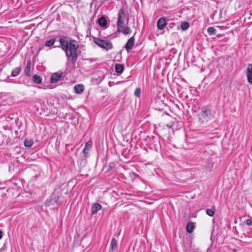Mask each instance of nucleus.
I'll use <instances>...</instances> for the list:
<instances>
[{
	"label": "nucleus",
	"instance_id": "22",
	"mask_svg": "<svg viewBox=\"0 0 252 252\" xmlns=\"http://www.w3.org/2000/svg\"><path fill=\"white\" fill-rule=\"evenodd\" d=\"M24 144L26 147L30 148L33 144V141L31 140H26L24 142Z\"/></svg>",
	"mask_w": 252,
	"mask_h": 252
},
{
	"label": "nucleus",
	"instance_id": "15",
	"mask_svg": "<svg viewBox=\"0 0 252 252\" xmlns=\"http://www.w3.org/2000/svg\"><path fill=\"white\" fill-rule=\"evenodd\" d=\"M115 71L118 73H122L124 71V66L120 63L115 65Z\"/></svg>",
	"mask_w": 252,
	"mask_h": 252
},
{
	"label": "nucleus",
	"instance_id": "32",
	"mask_svg": "<svg viewBox=\"0 0 252 252\" xmlns=\"http://www.w3.org/2000/svg\"><path fill=\"white\" fill-rule=\"evenodd\" d=\"M251 155L252 156V146L251 147Z\"/></svg>",
	"mask_w": 252,
	"mask_h": 252
},
{
	"label": "nucleus",
	"instance_id": "4",
	"mask_svg": "<svg viewBox=\"0 0 252 252\" xmlns=\"http://www.w3.org/2000/svg\"><path fill=\"white\" fill-rule=\"evenodd\" d=\"M125 15V11L124 9L122 8L120 10L118 14L117 28L119 31H120V29L121 28H123Z\"/></svg>",
	"mask_w": 252,
	"mask_h": 252
},
{
	"label": "nucleus",
	"instance_id": "9",
	"mask_svg": "<svg viewBox=\"0 0 252 252\" xmlns=\"http://www.w3.org/2000/svg\"><path fill=\"white\" fill-rule=\"evenodd\" d=\"M91 146L92 144L90 141H88L86 143L85 148L83 151V155L85 157H87L88 156Z\"/></svg>",
	"mask_w": 252,
	"mask_h": 252
},
{
	"label": "nucleus",
	"instance_id": "2",
	"mask_svg": "<svg viewBox=\"0 0 252 252\" xmlns=\"http://www.w3.org/2000/svg\"><path fill=\"white\" fill-rule=\"evenodd\" d=\"M94 42L100 47L107 51L112 49L113 47L112 42L108 40H102L96 38L94 40Z\"/></svg>",
	"mask_w": 252,
	"mask_h": 252
},
{
	"label": "nucleus",
	"instance_id": "26",
	"mask_svg": "<svg viewBox=\"0 0 252 252\" xmlns=\"http://www.w3.org/2000/svg\"><path fill=\"white\" fill-rule=\"evenodd\" d=\"M246 223L248 226H251L252 225V219H248L246 220Z\"/></svg>",
	"mask_w": 252,
	"mask_h": 252
},
{
	"label": "nucleus",
	"instance_id": "7",
	"mask_svg": "<svg viewBox=\"0 0 252 252\" xmlns=\"http://www.w3.org/2000/svg\"><path fill=\"white\" fill-rule=\"evenodd\" d=\"M167 25V22L165 18L161 17L159 18L157 23V27L159 30H163Z\"/></svg>",
	"mask_w": 252,
	"mask_h": 252
},
{
	"label": "nucleus",
	"instance_id": "17",
	"mask_svg": "<svg viewBox=\"0 0 252 252\" xmlns=\"http://www.w3.org/2000/svg\"><path fill=\"white\" fill-rule=\"evenodd\" d=\"M32 80L34 83L37 84H40L42 81V79L41 78L40 76L37 74H35L33 76Z\"/></svg>",
	"mask_w": 252,
	"mask_h": 252
},
{
	"label": "nucleus",
	"instance_id": "25",
	"mask_svg": "<svg viewBox=\"0 0 252 252\" xmlns=\"http://www.w3.org/2000/svg\"><path fill=\"white\" fill-rule=\"evenodd\" d=\"M141 94V89L140 88H136L134 92V95L137 97H140Z\"/></svg>",
	"mask_w": 252,
	"mask_h": 252
},
{
	"label": "nucleus",
	"instance_id": "16",
	"mask_svg": "<svg viewBox=\"0 0 252 252\" xmlns=\"http://www.w3.org/2000/svg\"><path fill=\"white\" fill-rule=\"evenodd\" d=\"M21 71V69L20 67L14 68L12 71L11 76L12 77L17 76L20 74Z\"/></svg>",
	"mask_w": 252,
	"mask_h": 252
},
{
	"label": "nucleus",
	"instance_id": "24",
	"mask_svg": "<svg viewBox=\"0 0 252 252\" xmlns=\"http://www.w3.org/2000/svg\"><path fill=\"white\" fill-rule=\"evenodd\" d=\"M131 32V30H130V28L128 27H126V28H125V29H124V30L123 31V32L124 34H129Z\"/></svg>",
	"mask_w": 252,
	"mask_h": 252
},
{
	"label": "nucleus",
	"instance_id": "14",
	"mask_svg": "<svg viewBox=\"0 0 252 252\" xmlns=\"http://www.w3.org/2000/svg\"><path fill=\"white\" fill-rule=\"evenodd\" d=\"M194 223L193 222H189L187 224V231L189 233H192L194 230Z\"/></svg>",
	"mask_w": 252,
	"mask_h": 252
},
{
	"label": "nucleus",
	"instance_id": "13",
	"mask_svg": "<svg viewBox=\"0 0 252 252\" xmlns=\"http://www.w3.org/2000/svg\"><path fill=\"white\" fill-rule=\"evenodd\" d=\"M98 24L102 27H105L107 24V21L104 17H101L98 20Z\"/></svg>",
	"mask_w": 252,
	"mask_h": 252
},
{
	"label": "nucleus",
	"instance_id": "5",
	"mask_svg": "<svg viewBox=\"0 0 252 252\" xmlns=\"http://www.w3.org/2000/svg\"><path fill=\"white\" fill-rule=\"evenodd\" d=\"M134 45V36L130 37L127 41V43L125 46L126 50L127 53H129L132 48L133 47Z\"/></svg>",
	"mask_w": 252,
	"mask_h": 252
},
{
	"label": "nucleus",
	"instance_id": "28",
	"mask_svg": "<svg viewBox=\"0 0 252 252\" xmlns=\"http://www.w3.org/2000/svg\"><path fill=\"white\" fill-rule=\"evenodd\" d=\"M2 232L0 230V239L2 238Z\"/></svg>",
	"mask_w": 252,
	"mask_h": 252
},
{
	"label": "nucleus",
	"instance_id": "27",
	"mask_svg": "<svg viewBox=\"0 0 252 252\" xmlns=\"http://www.w3.org/2000/svg\"><path fill=\"white\" fill-rule=\"evenodd\" d=\"M227 248V246H224L223 247V250L224 251H226V249Z\"/></svg>",
	"mask_w": 252,
	"mask_h": 252
},
{
	"label": "nucleus",
	"instance_id": "18",
	"mask_svg": "<svg viewBox=\"0 0 252 252\" xmlns=\"http://www.w3.org/2000/svg\"><path fill=\"white\" fill-rule=\"evenodd\" d=\"M189 26V24L188 22H184L181 24V28L183 31L187 30Z\"/></svg>",
	"mask_w": 252,
	"mask_h": 252
},
{
	"label": "nucleus",
	"instance_id": "6",
	"mask_svg": "<svg viewBox=\"0 0 252 252\" xmlns=\"http://www.w3.org/2000/svg\"><path fill=\"white\" fill-rule=\"evenodd\" d=\"M246 75L248 82L252 84V64H248Z\"/></svg>",
	"mask_w": 252,
	"mask_h": 252
},
{
	"label": "nucleus",
	"instance_id": "8",
	"mask_svg": "<svg viewBox=\"0 0 252 252\" xmlns=\"http://www.w3.org/2000/svg\"><path fill=\"white\" fill-rule=\"evenodd\" d=\"M62 73L56 72L54 73L51 77L50 82L51 83H55L57 82L62 77Z\"/></svg>",
	"mask_w": 252,
	"mask_h": 252
},
{
	"label": "nucleus",
	"instance_id": "23",
	"mask_svg": "<svg viewBox=\"0 0 252 252\" xmlns=\"http://www.w3.org/2000/svg\"><path fill=\"white\" fill-rule=\"evenodd\" d=\"M206 214L209 216H213L215 213L214 208H212L211 209H207L206 211Z\"/></svg>",
	"mask_w": 252,
	"mask_h": 252
},
{
	"label": "nucleus",
	"instance_id": "30",
	"mask_svg": "<svg viewBox=\"0 0 252 252\" xmlns=\"http://www.w3.org/2000/svg\"><path fill=\"white\" fill-rule=\"evenodd\" d=\"M231 251H232V252H236V251H237L236 249H232V250H231Z\"/></svg>",
	"mask_w": 252,
	"mask_h": 252
},
{
	"label": "nucleus",
	"instance_id": "12",
	"mask_svg": "<svg viewBox=\"0 0 252 252\" xmlns=\"http://www.w3.org/2000/svg\"><path fill=\"white\" fill-rule=\"evenodd\" d=\"M31 62L30 60L27 61V65L24 70V74L26 76H31Z\"/></svg>",
	"mask_w": 252,
	"mask_h": 252
},
{
	"label": "nucleus",
	"instance_id": "29",
	"mask_svg": "<svg viewBox=\"0 0 252 252\" xmlns=\"http://www.w3.org/2000/svg\"><path fill=\"white\" fill-rule=\"evenodd\" d=\"M166 126L169 128H171L172 127V125H167Z\"/></svg>",
	"mask_w": 252,
	"mask_h": 252
},
{
	"label": "nucleus",
	"instance_id": "3",
	"mask_svg": "<svg viewBox=\"0 0 252 252\" xmlns=\"http://www.w3.org/2000/svg\"><path fill=\"white\" fill-rule=\"evenodd\" d=\"M199 121L201 123H204L212 119L214 115L210 110H202L198 115Z\"/></svg>",
	"mask_w": 252,
	"mask_h": 252
},
{
	"label": "nucleus",
	"instance_id": "21",
	"mask_svg": "<svg viewBox=\"0 0 252 252\" xmlns=\"http://www.w3.org/2000/svg\"><path fill=\"white\" fill-rule=\"evenodd\" d=\"M207 32L209 34L213 35L216 33V30L214 28L211 27L208 28Z\"/></svg>",
	"mask_w": 252,
	"mask_h": 252
},
{
	"label": "nucleus",
	"instance_id": "19",
	"mask_svg": "<svg viewBox=\"0 0 252 252\" xmlns=\"http://www.w3.org/2000/svg\"><path fill=\"white\" fill-rule=\"evenodd\" d=\"M117 244V242L116 239L115 238H113L112 239V241H111V247L113 250L116 248Z\"/></svg>",
	"mask_w": 252,
	"mask_h": 252
},
{
	"label": "nucleus",
	"instance_id": "31",
	"mask_svg": "<svg viewBox=\"0 0 252 252\" xmlns=\"http://www.w3.org/2000/svg\"><path fill=\"white\" fill-rule=\"evenodd\" d=\"M215 234V230H213V231H212V234Z\"/></svg>",
	"mask_w": 252,
	"mask_h": 252
},
{
	"label": "nucleus",
	"instance_id": "10",
	"mask_svg": "<svg viewBox=\"0 0 252 252\" xmlns=\"http://www.w3.org/2000/svg\"><path fill=\"white\" fill-rule=\"evenodd\" d=\"M74 90L75 93L80 94L84 91V87L82 84H79L74 87Z\"/></svg>",
	"mask_w": 252,
	"mask_h": 252
},
{
	"label": "nucleus",
	"instance_id": "20",
	"mask_svg": "<svg viewBox=\"0 0 252 252\" xmlns=\"http://www.w3.org/2000/svg\"><path fill=\"white\" fill-rule=\"evenodd\" d=\"M55 41L56 40L54 38H52L50 40L47 41L45 42V45L48 47L51 46L55 43Z\"/></svg>",
	"mask_w": 252,
	"mask_h": 252
},
{
	"label": "nucleus",
	"instance_id": "1",
	"mask_svg": "<svg viewBox=\"0 0 252 252\" xmlns=\"http://www.w3.org/2000/svg\"><path fill=\"white\" fill-rule=\"evenodd\" d=\"M60 43L62 50L65 52L67 60L74 64L78 58L77 50L79 45L77 42L74 40L68 41L64 38H60Z\"/></svg>",
	"mask_w": 252,
	"mask_h": 252
},
{
	"label": "nucleus",
	"instance_id": "11",
	"mask_svg": "<svg viewBox=\"0 0 252 252\" xmlns=\"http://www.w3.org/2000/svg\"><path fill=\"white\" fill-rule=\"evenodd\" d=\"M101 208V205L97 203H95L93 204L92 207V214H95L98 210Z\"/></svg>",
	"mask_w": 252,
	"mask_h": 252
}]
</instances>
